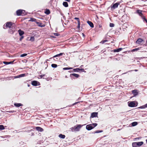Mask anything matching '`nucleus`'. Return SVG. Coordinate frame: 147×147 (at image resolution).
<instances>
[{"label":"nucleus","mask_w":147,"mask_h":147,"mask_svg":"<svg viewBox=\"0 0 147 147\" xmlns=\"http://www.w3.org/2000/svg\"><path fill=\"white\" fill-rule=\"evenodd\" d=\"M14 105L15 107H19L23 105L22 104L20 103H15Z\"/></svg>","instance_id":"6ab92c4d"},{"label":"nucleus","mask_w":147,"mask_h":147,"mask_svg":"<svg viewBox=\"0 0 147 147\" xmlns=\"http://www.w3.org/2000/svg\"><path fill=\"white\" fill-rule=\"evenodd\" d=\"M31 84L32 86H39L40 85V84L39 82L35 80L32 81L31 83Z\"/></svg>","instance_id":"0eeeda50"},{"label":"nucleus","mask_w":147,"mask_h":147,"mask_svg":"<svg viewBox=\"0 0 147 147\" xmlns=\"http://www.w3.org/2000/svg\"><path fill=\"white\" fill-rule=\"evenodd\" d=\"M12 78V77H7L6 78V79L7 80H11Z\"/></svg>","instance_id":"37998d69"},{"label":"nucleus","mask_w":147,"mask_h":147,"mask_svg":"<svg viewBox=\"0 0 147 147\" xmlns=\"http://www.w3.org/2000/svg\"><path fill=\"white\" fill-rule=\"evenodd\" d=\"M5 129V127L3 125H0V130H3Z\"/></svg>","instance_id":"473e14b6"},{"label":"nucleus","mask_w":147,"mask_h":147,"mask_svg":"<svg viewBox=\"0 0 147 147\" xmlns=\"http://www.w3.org/2000/svg\"><path fill=\"white\" fill-rule=\"evenodd\" d=\"M98 113L93 112L91 113V117L94 118L97 117Z\"/></svg>","instance_id":"9d476101"},{"label":"nucleus","mask_w":147,"mask_h":147,"mask_svg":"<svg viewBox=\"0 0 147 147\" xmlns=\"http://www.w3.org/2000/svg\"><path fill=\"white\" fill-rule=\"evenodd\" d=\"M61 15L63 16V14L61 13Z\"/></svg>","instance_id":"69168bd1"},{"label":"nucleus","mask_w":147,"mask_h":147,"mask_svg":"<svg viewBox=\"0 0 147 147\" xmlns=\"http://www.w3.org/2000/svg\"><path fill=\"white\" fill-rule=\"evenodd\" d=\"M83 37H85V35L84 34H83Z\"/></svg>","instance_id":"680f3d73"},{"label":"nucleus","mask_w":147,"mask_h":147,"mask_svg":"<svg viewBox=\"0 0 147 147\" xmlns=\"http://www.w3.org/2000/svg\"><path fill=\"white\" fill-rule=\"evenodd\" d=\"M25 11L24 10L18 9L16 11V15L18 16H24L25 15L24 13Z\"/></svg>","instance_id":"f03ea898"},{"label":"nucleus","mask_w":147,"mask_h":147,"mask_svg":"<svg viewBox=\"0 0 147 147\" xmlns=\"http://www.w3.org/2000/svg\"><path fill=\"white\" fill-rule=\"evenodd\" d=\"M81 71L82 72H85L86 71H85V70L84 69H79V71Z\"/></svg>","instance_id":"49530a36"},{"label":"nucleus","mask_w":147,"mask_h":147,"mask_svg":"<svg viewBox=\"0 0 147 147\" xmlns=\"http://www.w3.org/2000/svg\"><path fill=\"white\" fill-rule=\"evenodd\" d=\"M87 22L91 28H93L94 27V24L91 22L88 21Z\"/></svg>","instance_id":"4468645a"},{"label":"nucleus","mask_w":147,"mask_h":147,"mask_svg":"<svg viewBox=\"0 0 147 147\" xmlns=\"http://www.w3.org/2000/svg\"><path fill=\"white\" fill-rule=\"evenodd\" d=\"M27 55V54H26V53H24L23 54H22L20 55V57H24L25 56H26Z\"/></svg>","instance_id":"ea45409f"},{"label":"nucleus","mask_w":147,"mask_h":147,"mask_svg":"<svg viewBox=\"0 0 147 147\" xmlns=\"http://www.w3.org/2000/svg\"><path fill=\"white\" fill-rule=\"evenodd\" d=\"M3 63L4 64H5L8 65V64L12 63H13V62H12V61H9V62L3 61Z\"/></svg>","instance_id":"b1692460"},{"label":"nucleus","mask_w":147,"mask_h":147,"mask_svg":"<svg viewBox=\"0 0 147 147\" xmlns=\"http://www.w3.org/2000/svg\"><path fill=\"white\" fill-rule=\"evenodd\" d=\"M63 54L64 55H65V54H64V53H60L59 54H57V55L54 56L53 57L55 58V57H59L63 55Z\"/></svg>","instance_id":"412c9836"},{"label":"nucleus","mask_w":147,"mask_h":147,"mask_svg":"<svg viewBox=\"0 0 147 147\" xmlns=\"http://www.w3.org/2000/svg\"><path fill=\"white\" fill-rule=\"evenodd\" d=\"M132 94H134V96H136L138 94L137 90H133L132 91Z\"/></svg>","instance_id":"dca6fc26"},{"label":"nucleus","mask_w":147,"mask_h":147,"mask_svg":"<svg viewBox=\"0 0 147 147\" xmlns=\"http://www.w3.org/2000/svg\"><path fill=\"white\" fill-rule=\"evenodd\" d=\"M36 23L38 26L41 27H43L45 26V24H42L41 23L39 22H37Z\"/></svg>","instance_id":"f3484780"},{"label":"nucleus","mask_w":147,"mask_h":147,"mask_svg":"<svg viewBox=\"0 0 147 147\" xmlns=\"http://www.w3.org/2000/svg\"><path fill=\"white\" fill-rule=\"evenodd\" d=\"M23 38H24V36H21L20 38V41H21L22 39H23Z\"/></svg>","instance_id":"603ef678"},{"label":"nucleus","mask_w":147,"mask_h":147,"mask_svg":"<svg viewBox=\"0 0 147 147\" xmlns=\"http://www.w3.org/2000/svg\"><path fill=\"white\" fill-rule=\"evenodd\" d=\"M108 41V40H102L100 42V43H102V44H103V43H105V42H107Z\"/></svg>","instance_id":"4c0bfd02"},{"label":"nucleus","mask_w":147,"mask_h":147,"mask_svg":"<svg viewBox=\"0 0 147 147\" xmlns=\"http://www.w3.org/2000/svg\"><path fill=\"white\" fill-rule=\"evenodd\" d=\"M140 138H140V137H138V138H136L135 139L136 140L137 139L138 140H139L140 139Z\"/></svg>","instance_id":"864d4df0"},{"label":"nucleus","mask_w":147,"mask_h":147,"mask_svg":"<svg viewBox=\"0 0 147 147\" xmlns=\"http://www.w3.org/2000/svg\"><path fill=\"white\" fill-rule=\"evenodd\" d=\"M97 125V124L96 123L87 125L86 126V129L88 130H90Z\"/></svg>","instance_id":"f257e3e1"},{"label":"nucleus","mask_w":147,"mask_h":147,"mask_svg":"<svg viewBox=\"0 0 147 147\" xmlns=\"http://www.w3.org/2000/svg\"><path fill=\"white\" fill-rule=\"evenodd\" d=\"M120 130V129H118L117 131H119V130Z\"/></svg>","instance_id":"e2e57ef3"},{"label":"nucleus","mask_w":147,"mask_h":147,"mask_svg":"<svg viewBox=\"0 0 147 147\" xmlns=\"http://www.w3.org/2000/svg\"><path fill=\"white\" fill-rule=\"evenodd\" d=\"M30 40L31 41H34V36H31Z\"/></svg>","instance_id":"c9c22d12"},{"label":"nucleus","mask_w":147,"mask_h":147,"mask_svg":"<svg viewBox=\"0 0 147 147\" xmlns=\"http://www.w3.org/2000/svg\"><path fill=\"white\" fill-rule=\"evenodd\" d=\"M73 69L72 67H65L63 68V70H67L72 69Z\"/></svg>","instance_id":"7c9ffc66"},{"label":"nucleus","mask_w":147,"mask_h":147,"mask_svg":"<svg viewBox=\"0 0 147 147\" xmlns=\"http://www.w3.org/2000/svg\"><path fill=\"white\" fill-rule=\"evenodd\" d=\"M86 124L84 125H81V124H78L76 125H75L74 127H75V131H78L80 130V129L84 125H85Z\"/></svg>","instance_id":"20e7f679"},{"label":"nucleus","mask_w":147,"mask_h":147,"mask_svg":"<svg viewBox=\"0 0 147 147\" xmlns=\"http://www.w3.org/2000/svg\"><path fill=\"white\" fill-rule=\"evenodd\" d=\"M59 137L61 138L64 139L65 138V136L64 135L60 134L59 135Z\"/></svg>","instance_id":"4be33fe9"},{"label":"nucleus","mask_w":147,"mask_h":147,"mask_svg":"<svg viewBox=\"0 0 147 147\" xmlns=\"http://www.w3.org/2000/svg\"><path fill=\"white\" fill-rule=\"evenodd\" d=\"M145 105V106L146 108H147V103Z\"/></svg>","instance_id":"6e6d98bb"},{"label":"nucleus","mask_w":147,"mask_h":147,"mask_svg":"<svg viewBox=\"0 0 147 147\" xmlns=\"http://www.w3.org/2000/svg\"><path fill=\"white\" fill-rule=\"evenodd\" d=\"M138 108H140V109H142L145 108H146V107H145V105H144L140 106Z\"/></svg>","instance_id":"58836bf2"},{"label":"nucleus","mask_w":147,"mask_h":147,"mask_svg":"<svg viewBox=\"0 0 147 147\" xmlns=\"http://www.w3.org/2000/svg\"><path fill=\"white\" fill-rule=\"evenodd\" d=\"M28 87H29V86H30V85L29 84H28Z\"/></svg>","instance_id":"bf43d9fd"},{"label":"nucleus","mask_w":147,"mask_h":147,"mask_svg":"<svg viewBox=\"0 0 147 147\" xmlns=\"http://www.w3.org/2000/svg\"><path fill=\"white\" fill-rule=\"evenodd\" d=\"M51 67L53 68H56L57 67V64H52L51 65Z\"/></svg>","instance_id":"c756f323"},{"label":"nucleus","mask_w":147,"mask_h":147,"mask_svg":"<svg viewBox=\"0 0 147 147\" xmlns=\"http://www.w3.org/2000/svg\"><path fill=\"white\" fill-rule=\"evenodd\" d=\"M54 35L55 36H58L60 35L59 34L57 33H54Z\"/></svg>","instance_id":"de8ad7c7"},{"label":"nucleus","mask_w":147,"mask_h":147,"mask_svg":"<svg viewBox=\"0 0 147 147\" xmlns=\"http://www.w3.org/2000/svg\"><path fill=\"white\" fill-rule=\"evenodd\" d=\"M79 68H76L74 69H73V71H70L69 72H73V71H74V72H75V71L78 72V71H79Z\"/></svg>","instance_id":"a878e982"},{"label":"nucleus","mask_w":147,"mask_h":147,"mask_svg":"<svg viewBox=\"0 0 147 147\" xmlns=\"http://www.w3.org/2000/svg\"><path fill=\"white\" fill-rule=\"evenodd\" d=\"M139 49H138V48H136L135 49H133L132 50V51L134 52V51H136L138 50Z\"/></svg>","instance_id":"c03bdc74"},{"label":"nucleus","mask_w":147,"mask_h":147,"mask_svg":"<svg viewBox=\"0 0 147 147\" xmlns=\"http://www.w3.org/2000/svg\"><path fill=\"white\" fill-rule=\"evenodd\" d=\"M45 74H43V75H39V76L40 77V78H42V77L45 76Z\"/></svg>","instance_id":"79ce46f5"},{"label":"nucleus","mask_w":147,"mask_h":147,"mask_svg":"<svg viewBox=\"0 0 147 147\" xmlns=\"http://www.w3.org/2000/svg\"><path fill=\"white\" fill-rule=\"evenodd\" d=\"M128 105L130 107H134L136 106L135 102L133 101L129 102Z\"/></svg>","instance_id":"6e6552de"},{"label":"nucleus","mask_w":147,"mask_h":147,"mask_svg":"<svg viewBox=\"0 0 147 147\" xmlns=\"http://www.w3.org/2000/svg\"><path fill=\"white\" fill-rule=\"evenodd\" d=\"M18 32L20 35L21 36H22L24 34V32L21 30L20 29L19 30Z\"/></svg>","instance_id":"aec40b11"},{"label":"nucleus","mask_w":147,"mask_h":147,"mask_svg":"<svg viewBox=\"0 0 147 147\" xmlns=\"http://www.w3.org/2000/svg\"><path fill=\"white\" fill-rule=\"evenodd\" d=\"M146 42L147 43V40L146 41Z\"/></svg>","instance_id":"774afa93"},{"label":"nucleus","mask_w":147,"mask_h":147,"mask_svg":"<svg viewBox=\"0 0 147 147\" xmlns=\"http://www.w3.org/2000/svg\"><path fill=\"white\" fill-rule=\"evenodd\" d=\"M31 20L32 22H35L36 21V19L34 18H31Z\"/></svg>","instance_id":"a18cd8bd"},{"label":"nucleus","mask_w":147,"mask_h":147,"mask_svg":"<svg viewBox=\"0 0 147 147\" xmlns=\"http://www.w3.org/2000/svg\"><path fill=\"white\" fill-rule=\"evenodd\" d=\"M123 49L122 48H119L117 49H114L113 51L114 52H119V51H121Z\"/></svg>","instance_id":"a211bd4d"},{"label":"nucleus","mask_w":147,"mask_h":147,"mask_svg":"<svg viewBox=\"0 0 147 147\" xmlns=\"http://www.w3.org/2000/svg\"><path fill=\"white\" fill-rule=\"evenodd\" d=\"M25 76V74H21L18 75L17 76H16L14 77V78H20L21 77H23Z\"/></svg>","instance_id":"1a4fd4ad"},{"label":"nucleus","mask_w":147,"mask_h":147,"mask_svg":"<svg viewBox=\"0 0 147 147\" xmlns=\"http://www.w3.org/2000/svg\"><path fill=\"white\" fill-rule=\"evenodd\" d=\"M132 146L133 147H137L136 144V142H134L132 143Z\"/></svg>","instance_id":"cd10ccee"},{"label":"nucleus","mask_w":147,"mask_h":147,"mask_svg":"<svg viewBox=\"0 0 147 147\" xmlns=\"http://www.w3.org/2000/svg\"><path fill=\"white\" fill-rule=\"evenodd\" d=\"M70 77L72 79H75L74 77H75L76 78L79 77L80 75L79 74L75 73L71 74L70 75Z\"/></svg>","instance_id":"423d86ee"},{"label":"nucleus","mask_w":147,"mask_h":147,"mask_svg":"<svg viewBox=\"0 0 147 147\" xmlns=\"http://www.w3.org/2000/svg\"><path fill=\"white\" fill-rule=\"evenodd\" d=\"M80 22H78V25L77 28H78L79 29L80 28Z\"/></svg>","instance_id":"8fccbe9b"},{"label":"nucleus","mask_w":147,"mask_h":147,"mask_svg":"<svg viewBox=\"0 0 147 147\" xmlns=\"http://www.w3.org/2000/svg\"><path fill=\"white\" fill-rule=\"evenodd\" d=\"M45 13L47 15H49L50 13V11L49 9H47L46 10Z\"/></svg>","instance_id":"393cba45"},{"label":"nucleus","mask_w":147,"mask_h":147,"mask_svg":"<svg viewBox=\"0 0 147 147\" xmlns=\"http://www.w3.org/2000/svg\"><path fill=\"white\" fill-rule=\"evenodd\" d=\"M146 142L147 143V139L146 140Z\"/></svg>","instance_id":"0e129e2a"},{"label":"nucleus","mask_w":147,"mask_h":147,"mask_svg":"<svg viewBox=\"0 0 147 147\" xmlns=\"http://www.w3.org/2000/svg\"><path fill=\"white\" fill-rule=\"evenodd\" d=\"M134 71H138V70L137 69H135L134 70Z\"/></svg>","instance_id":"13d9d810"},{"label":"nucleus","mask_w":147,"mask_h":147,"mask_svg":"<svg viewBox=\"0 0 147 147\" xmlns=\"http://www.w3.org/2000/svg\"><path fill=\"white\" fill-rule=\"evenodd\" d=\"M75 127L74 126L73 127H71L70 128V129L71 131H72L74 132V131H75Z\"/></svg>","instance_id":"72a5a7b5"},{"label":"nucleus","mask_w":147,"mask_h":147,"mask_svg":"<svg viewBox=\"0 0 147 147\" xmlns=\"http://www.w3.org/2000/svg\"><path fill=\"white\" fill-rule=\"evenodd\" d=\"M113 61H116V60L119 61L120 60V58H119V57H118L117 58H113Z\"/></svg>","instance_id":"2f4dec72"},{"label":"nucleus","mask_w":147,"mask_h":147,"mask_svg":"<svg viewBox=\"0 0 147 147\" xmlns=\"http://www.w3.org/2000/svg\"><path fill=\"white\" fill-rule=\"evenodd\" d=\"M138 124V123L137 122H132L131 123V125L132 126H135L136 125Z\"/></svg>","instance_id":"bb28decb"},{"label":"nucleus","mask_w":147,"mask_h":147,"mask_svg":"<svg viewBox=\"0 0 147 147\" xmlns=\"http://www.w3.org/2000/svg\"><path fill=\"white\" fill-rule=\"evenodd\" d=\"M115 25L114 24L112 23H110L109 24V26L110 27H113Z\"/></svg>","instance_id":"e433bc0d"},{"label":"nucleus","mask_w":147,"mask_h":147,"mask_svg":"<svg viewBox=\"0 0 147 147\" xmlns=\"http://www.w3.org/2000/svg\"><path fill=\"white\" fill-rule=\"evenodd\" d=\"M12 23L11 22H8L5 23V25L4 24L3 28L4 29H6L7 28H11L12 26Z\"/></svg>","instance_id":"7ed1b4c3"},{"label":"nucleus","mask_w":147,"mask_h":147,"mask_svg":"<svg viewBox=\"0 0 147 147\" xmlns=\"http://www.w3.org/2000/svg\"><path fill=\"white\" fill-rule=\"evenodd\" d=\"M63 5L65 7H67L68 6V3L67 2H63Z\"/></svg>","instance_id":"5701e85b"},{"label":"nucleus","mask_w":147,"mask_h":147,"mask_svg":"<svg viewBox=\"0 0 147 147\" xmlns=\"http://www.w3.org/2000/svg\"><path fill=\"white\" fill-rule=\"evenodd\" d=\"M80 102L79 101V102H76L73 103V104H72V105L74 106V105L77 104L78 103H80Z\"/></svg>","instance_id":"09e8293b"},{"label":"nucleus","mask_w":147,"mask_h":147,"mask_svg":"<svg viewBox=\"0 0 147 147\" xmlns=\"http://www.w3.org/2000/svg\"><path fill=\"white\" fill-rule=\"evenodd\" d=\"M15 112L14 111H7V112L9 113H13Z\"/></svg>","instance_id":"3c124183"},{"label":"nucleus","mask_w":147,"mask_h":147,"mask_svg":"<svg viewBox=\"0 0 147 147\" xmlns=\"http://www.w3.org/2000/svg\"><path fill=\"white\" fill-rule=\"evenodd\" d=\"M32 130H28L27 131L28 132H30V131Z\"/></svg>","instance_id":"4d7b16f0"},{"label":"nucleus","mask_w":147,"mask_h":147,"mask_svg":"<svg viewBox=\"0 0 147 147\" xmlns=\"http://www.w3.org/2000/svg\"><path fill=\"white\" fill-rule=\"evenodd\" d=\"M120 2H117L113 4H112L111 6V9H114L118 7V6L119 5Z\"/></svg>","instance_id":"39448f33"},{"label":"nucleus","mask_w":147,"mask_h":147,"mask_svg":"<svg viewBox=\"0 0 147 147\" xmlns=\"http://www.w3.org/2000/svg\"><path fill=\"white\" fill-rule=\"evenodd\" d=\"M103 131V130H96L94 132V133H101Z\"/></svg>","instance_id":"c85d7f7f"},{"label":"nucleus","mask_w":147,"mask_h":147,"mask_svg":"<svg viewBox=\"0 0 147 147\" xmlns=\"http://www.w3.org/2000/svg\"><path fill=\"white\" fill-rule=\"evenodd\" d=\"M83 66V65H81L80 66V67H81V68H82Z\"/></svg>","instance_id":"052dcab7"},{"label":"nucleus","mask_w":147,"mask_h":147,"mask_svg":"<svg viewBox=\"0 0 147 147\" xmlns=\"http://www.w3.org/2000/svg\"><path fill=\"white\" fill-rule=\"evenodd\" d=\"M110 58L111 59L113 58L112 57H110Z\"/></svg>","instance_id":"338daca9"},{"label":"nucleus","mask_w":147,"mask_h":147,"mask_svg":"<svg viewBox=\"0 0 147 147\" xmlns=\"http://www.w3.org/2000/svg\"><path fill=\"white\" fill-rule=\"evenodd\" d=\"M142 18L143 20L144 21H145L147 24V20L144 17H142Z\"/></svg>","instance_id":"f704fd0d"},{"label":"nucleus","mask_w":147,"mask_h":147,"mask_svg":"<svg viewBox=\"0 0 147 147\" xmlns=\"http://www.w3.org/2000/svg\"><path fill=\"white\" fill-rule=\"evenodd\" d=\"M144 40L141 38H139L138 39L136 42L138 44H140Z\"/></svg>","instance_id":"9b49d317"},{"label":"nucleus","mask_w":147,"mask_h":147,"mask_svg":"<svg viewBox=\"0 0 147 147\" xmlns=\"http://www.w3.org/2000/svg\"><path fill=\"white\" fill-rule=\"evenodd\" d=\"M74 19L76 20L78 22H80V19L79 18L76 17L74 18Z\"/></svg>","instance_id":"a19ab883"},{"label":"nucleus","mask_w":147,"mask_h":147,"mask_svg":"<svg viewBox=\"0 0 147 147\" xmlns=\"http://www.w3.org/2000/svg\"><path fill=\"white\" fill-rule=\"evenodd\" d=\"M36 129L40 132H42L43 131V129L41 127H36Z\"/></svg>","instance_id":"ddd939ff"},{"label":"nucleus","mask_w":147,"mask_h":147,"mask_svg":"<svg viewBox=\"0 0 147 147\" xmlns=\"http://www.w3.org/2000/svg\"><path fill=\"white\" fill-rule=\"evenodd\" d=\"M143 142L142 141L140 142H137L136 144L137 145V147H140L143 144Z\"/></svg>","instance_id":"2eb2a0df"},{"label":"nucleus","mask_w":147,"mask_h":147,"mask_svg":"<svg viewBox=\"0 0 147 147\" xmlns=\"http://www.w3.org/2000/svg\"><path fill=\"white\" fill-rule=\"evenodd\" d=\"M136 12L137 13H138L139 16H140L142 17V16L143 14L142 13V11L138 9L136 10Z\"/></svg>","instance_id":"f8f14e48"},{"label":"nucleus","mask_w":147,"mask_h":147,"mask_svg":"<svg viewBox=\"0 0 147 147\" xmlns=\"http://www.w3.org/2000/svg\"><path fill=\"white\" fill-rule=\"evenodd\" d=\"M63 19H64L65 20V16H63Z\"/></svg>","instance_id":"5fc2aeb1"}]
</instances>
